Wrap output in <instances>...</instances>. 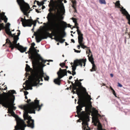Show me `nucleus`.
Segmentation results:
<instances>
[{
  "instance_id": "28",
  "label": "nucleus",
  "mask_w": 130,
  "mask_h": 130,
  "mask_svg": "<svg viewBox=\"0 0 130 130\" xmlns=\"http://www.w3.org/2000/svg\"><path fill=\"white\" fill-rule=\"evenodd\" d=\"M25 70L27 72H29L30 70H32V69L30 68V66L27 64H26Z\"/></svg>"
},
{
  "instance_id": "61",
  "label": "nucleus",
  "mask_w": 130,
  "mask_h": 130,
  "mask_svg": "<svg viewBox=\"0 0 130 130\" xmlns=\"http://www.w3.org/2000/svg\"><path fill=\"white\" fill-rule=\"evenodd\" d=\"M88 96L89 97V98L90 100H91V98L90 96L89 95H88Z\"/></svg>"
},
{
  "instance_id": "43",
  "label": "nucleus",
  "mask_w": 130,
  "mask_h": 130,
  "mask_svg": "<svg viewBox=\"0 0 130 130\" xmlns=\"http://www.w3.org/2000/svg\"><path fill=\"white\" fill-rule=\"evenodd\" d=\"M89 109V106L86 107L85 108V110L86 111H88Z\"/></svg>"
},
{
  "instance_id": "30",
  "label": "nucleus",
  "mask_w": 130,
  "mask_h": 130,
  "mask_svg": "<svg viewBox=\"0 0 130 130\" xmlns=\"http://www.w3.org/2000/svg\"><path fill=\"white\" fill-rule=\"evenodd\" d=\"M77 34L78 35V38H83V34H82L81 31H78Z\"/></svg>"
},
{
  "instance_id": "39",
  "label": "nucleus",
  "mask_w": 130,
  "mask_h": 130,
  "mask_svg": "<svg viewBox=\"0 0 130 130\" xmlns=\"http://www.w3.org/2000/svg\"><path fill=\"white\" fill-rule=\"evenodd\" d=\"M59 65L62 68H64V67L65 66V63H61Z\"/></svg>"
},
{
  "instance_id": "44",
  "label": "nucleus",
  "mask_w": 130,
  "mask_h": 130,
  "mask_svg": "<svg viewBox=\"0 0 130 130\" xmlns=\"http://www.w3.org/2000/svg\"><path fill=\"white\" fill-rule=\"evenodd\" d=\"M74 52H76L77 53H79L81 51L80 50H76L75 49H74Z\"/></svg>"
},
{
  "instance_id": "9",
  "label": "nucleus",
  "mask_w": 130,
  "mask_h": 130,
  "mask_svg": "<svg viewBox=\"0 0 130 130\" xmlns=\"http://www.w3.org/2000/svg\"><path fill=\"white\" fill-rule=\"evenodd\" d=\"M25 17H24V19L21 18V21L22 22L23 26L24 27L26 26L31 27L33 24L34 25V26H36L37 21L39 23V21L37 20L33 21L32 19L26 20L25 19Z\"/></svg>"
},
{
  "instance_id": "2",
  "label": "nucleus",
  "mask_w": 130,
  "mask_h": 130,
  "mask_svg": "<svg viewBox=\"0 0 130 130\" xmlns=\"http://www.w3.org/2000/svg\"><path fill=\"white\" fill-rule=\"evenodd\" d=\"M29 55V58L32 60V64L33 66H38L40 63L44 64L46 60H44L38 54L37 50L34 47L30 50L28 52Z\"/></svg>"
},
{
  "instance_id": "6",
  "label": "nucleus",
  "mask_w": 130,
  "mask_h": 130,
  "mask_svg": "<svg viewBox=\"0 0 130 130\" xmlns=\"http://www.w3.org/2000/svg\"><path fill=\"white\" fill-rule=\"evenodd\" d=\"M14 99H11L10 100L9 97L7 99H3L0 97V104L2 105L3 106L6 107L10 108L11 107L13 110H15L16 107L14 105L15 104H14Z\"/></svg>"
},
{
  "instance_id": "50",
  "label": "nucleus",
  "mask_w": 130,
  "mask_h": 130,
  "mask_svg": "<svg viewBox=\"0 0 130 130\" xmlns=\"http://www.w3.org/2000/svg\"><path fill=\"white\" fill-rule=\"evenodd\" d=\"M75 27L77 29V32L78 31H80L79 29V27L78 26H76Z\"/></svg>"
},
{
  "instance_id": "60",
  "label": "nucleus",
  "mask_w": 130,
  "mask_h": 130,
  "mask_svg": "<svg viewBox=\"0 0 130 130\" xmlns=\"http://www.w3.org/2000/svg\"><path fill=\"white\" fill-rule=\"evenodd\" d=\"M72 78V76H70L69 77V79L70 80Z\"/></svg>"
},
{
  "instance_id": "34",
  "label": "nucleus",
  "mask_w": 130,
  "mask_h": 130,
  "mask_svg": "<svg viewBox=\"0 0 130 130\" xmlns=\"http://www.w3.org/2000/svg\"><path fill=\"white\" fill-rule=\"evenodd\" d=\"M115 5L116 6H117V7L118 8H120V3L119 1H117L116 2L115 4Z\"/></svg>"
},
{
  "instance_id": "54",
  "label": "nucleus",
  "mask_w": 130,
  "mask_h": 130,
  "mask_svg": "<svg viewBox=\"0 0 130 130\" xmlns=\"http://www.w3.org/2000/svg\"><path fill=\"white\" fill-rule=\"evenodd\" d=\"M67 73L68 72L70 74H72V73H71V72L69 70H68L67 71Z\"/></svg>"
},
{
  "instance_id": "64",
  "label": "nucleus",
  "mask_w": 130,
  "mask_h": 130,
  "mask_svg": "<svg viewBox=\"0 0 130 130\" xmlns=\"http://www.w3.org/2000/svg\"><path fill=\"white\" fill-rule=\"evenodd\" d=\"M36 11L38 13L39 12V11L37 9H36Z\"/></svg>"
},
{
  "instance_id": "49",
  "label": "nucleus",
  "mask_w": 130,
  "mask_h": 130,
  "mask_svg": "<svg viewBox=\"0 0 130 130\" xmlns=\"http://www.w3.org/2000/svg\"><path fill=\"white\" fill-rule=\"evenodd\" d=\"M118 87H122V85L120 83H118Z\"/></svg>"
},
{
  "instance_id": "19",
  "label": "nucleus",
  "mask_w": 130,
  "mask_h": 130,
  "mask_svg": "<svg viewBox=\"0 0 130 130\" xmlns=\"http://www.w3.org/2000/svg\"><path fill=\"white\" fill-rule=\"evenodd\" d=\"M10 25V24L9 23H8L6 25L5 29V32L6 34L10 31L9 28Z\"/></svg>"
},
{
  "instance_id": "36",
  "label": "nucleus",
  "mask_w": 130,
  "mask_h": 130,
  "mask_svg": "<svg viewBox=\"0 0 130 130\" xmlns=\"http://www.w3.org/2000/svg\"><path fill=\"white\" fill-rule=\"evenodd\" d=\"M80 44L81 45V47L83 49L88 48L86 46H85L84 45V43H82Z\"/></svg>"
},
{
  "instance_id": "47",
  "label": "nucleus",
  "mask_w": 130,
  "mask_h": 130,
  "mask_svg": "<svg viewBox=\"0 0 130 130\" xmlns=\"http://www.w3.org/2000/svg\"><path fill=\"white\" fill-rule=\"evenodd\" d=\"M28 93V92L27 91H24V94L25 95H26Z\"/></svg>"
},
{
  "instance_id": "23",
  "label": "nucleus",
  "mask_w": 130,
  "mask_h": 130,
  "mask_svg": "<svg viewBox=\"0 0 130 130\" xmlns=\"http://www.w3.org/2000/svg\"><path fill=\"white\" fill-rule=\"evenodd\" d=\"M82 128L84 130H90V128L88 126V125H85L84 124H82Z\"/></svg>"
},
{
  "instance_id": "27",
  "label": "nucleus",
  "mask_w": 130,
  "mask_h": 130,
  "mask_svg": "<svg viewBox=\"0 0 130 130\" xmlns=\"http://www.w3.org/2000/svg\"><path fill=\"white\" fill-rule=\"evenodd\" d=\"M98 130H106L105 129H103L102 128V126L100 123L99 122L97 125V128Z\"/></svg>"
},
{
  "instance_id": "51",
  "label": "nucleus",
  "mask_w": 130,
  "mask_h": 130,
  "mask_svg": "<svg viewBox=\"0 0 130 130\" xmlns=\"http://www.w3.org/2000/svg\"><path fill=\"white\" fill-rule=\"evenodd\" d=\"M4 19L0 18V22L1 23L2 22V21L3 20H4Z\"/></svg>"
},
{
  "instance_id": "17",
  "label": "nucleus",
  "mask_w": 130,
  "mask_h": 130,
  "mask_svg": "<svg viewBox=\"0 0 130 130\" xmlns=\"http://www.w3.org/2000/svg\"><path fill=\"white\" fill-rule=\"evenodd\" d=\"M31 80L29 82V83L27 84L26 85V86L28 88L27 89V90H28L29 89H30V90H32V87L34 86H32V85H33V84H34V82H33L32 84L31 83V82H32V78H31Z\"/></svg>"
},
{
  "instance_id": "21",
  "label": "nucleus",
  "mask_w": 130,
  "mask_h": 130,
  "mask_svg": "<svg viewBox=\"0 0 130 130\" xmlns=\"http://www.w3.org/2000/svg\"><path fill=\"white\" fill-rule=\"evenodd\" d=\"M75 83L76 84V85L77 87L79 88H81L83 87L82 85V83L79 81V80H78L77 78L76 80H75Z\"/></svg>"
},
{
  "instance_id": "38",
  "label": "nucleus",
  "mask_w": 130,
  "mask_h": 130,
  "mask_svg": "<svg viewBox=\"0 0 130 130\" xmlns=\"http://www.w3.org/2000/svg\"><path fill=\"white\" fill-rule=\"evenodd\" d=\"M111 90L112 91V92L113 93V94L116 97H117V96L116 95V94L115 93V91L113 90V89L111 87H110Z\"/></svg>"
},
{
  "instance_id": "33",
  "label": "nucleus",
  "mask_w": 130,
  "mask_h": 130,
  "mask_svg": "<svg viewBox=\"0 0 130 130\" xmlns=\"http://www.w3.org/2000/svg\"><path fill=\"white\" fill-rule=\"evenodd\" d=\"M83 38H78V42L79 44L83 43Z\"/></svg>"
},
{
  "instance_id": "22",
  "label": "nucleus",
  "mask_w": 130,
  "mask_h": 130,
  "mask_svg": "<svg viewBox=\"0 0 130 130\" xmlns=\"http://www.w3.org/2000/svg\"><path fill=\"white\" fill-rule=\"evenodd\" d=\"M88 56V59L89 61H90L91 63H94V58L93 57V55L91 54L90 56H89V55Z\"/></svg>"
},
{
  "instance_id": "24",
  "label": "nucleus",
  "mask_w": 130,
  "mask_h": 130,
  "mask_svg": "<svg viewBox=\"0 0 130 130\" xmlns=\"http://www.w3.org/2000/svg\"><path fill=\"white\" fill-rule=\"evenodd\" d=\"M72 7L75 10V12H76L77 10H76V1H72Z\"/></svg>"
},
{
  "instance_id": "10",
  "label": "nucleus",
  "mask_w": 130,
  "mask_h": 130,
  "mask_svg": "<svg viewBox=\"0 0 130 130\" xmlns=\"http://www.w3.org/2000/svg\"><path fill=\"white\" fill-rule=\"evenodd\" d=\"M86 59H76L74 61L73 65H72V69L73 71H75L76 69V67L80 66L81 67L83 66H83L85 67L86 61Z\"/></svg>"
},
{
  "instance_id": "13",
  "label": "nucleus",
  "mask_w": 130,
  "mask_h": 130,
  "mask_svg": "<svg viewBox=\"0 0 130 130\" xmlns=\"http://www.w3.org/2000/svg\"><path fill=\"white\" fill-rule=\"evenodd\" d=\"M48 37L52 38V34L46 31L44 34L42 35H38V36H36V39L37 42L38 43L40 42L42 39H46Z\"/></svg>"
},
{
  "instance_id": "3",
  "label": "nucleus",
  "mask_w": 130,
  "mask_h": 130,
  "mask_svg": "<svg viewBox=\"0 0 130 130\" xmlns=\"http://www.w3.org/2000/svg\"><path fill=\"white\" fill-rule=\"evenodd\" d=\"M33 69L32 70L31 76L30 77L32 78L31 83L34 82L32 86H37L40 80L43 81L42 78L44 77V73L43 69L40 70L38 66H33Z\"/></svg>"
},
{
  "instance_id": "11",
  "label": "nucleus",
  "mask_w": 130,
  "mask_h": 130,
  "mask_svg": "<svg viewBox=\"0 0 130 130\" xmlns=\"http://www.w3.org/2000/svg\"><path fill=\"white\" fill-rule=\"evenodd\" d=\"M72 92L73 94H76L78 96L79 99L78 102V103L79 102H82L83 100L85 98L84 96L81 91V88L77 87V89L75 90H74L72 88Z\"/></svg>"
},
{
  "instance_id": "4",
  "label": "nucleus",
  "mask_w": 130,
  "mask_h": 130,
  "mask_svg": "<svg viewBox=\"0 0 130 130\" xmlns=\"http://www.w3.org/2000/svg\"><path fill=\"white\" fill-rule=\"evenodd\" d=\"M85 100V98L83 100L82 102H79V105L76 107V112L78 117H80V119L82 120L83 125L84 124L85 125H88V122L89 121L90 119L89 117L87 114L85 113L84 111H83L80 113V111L82 110V108L83 106H85V105L84 102Z\"/></svg>"
},
{
  "instance_id": "57",
  "label": "nucleus",
  "mask_w": 130,
  "mask_h": 130,
  "mask_svg": "<svg viewBox=\"0 0 130 130\" xmlns=\"http://www.w3.org/2000/svg\"><path fill=\"white\" fill-rule=\"evenodd\" d=\"M8 111L10 113H11L12 112H14L13 111V110H11L10 111H9V109H8Z\"/></svg>"
},
{
  "instance_id": "20",
  "label": "nucleus",
  "mask_w": 130,
  "mask_h": 130,
  "mask_svg": "<svg viewBox=\"0 0 130 130\" xmlns=\"http://www.w3.org/2000/svg\"><path fill=\"white\" fill-rule=\"evenodd\" d=\"M27 48V47H24L22 46H20L18 47V50H19L21 53H23L26 51Z\"/></svg>"
},
{
  "instance_id": "55",
  "label": "nucleus",
  "mask_w": 130,
  "mask_h": 130,
  "mask_svg": "<svg viewBox=\"0 0 130 130\" xmlns=\"http://www.w3.org/2000/svg\"><path fill=\"white\" fill-rule=\"evenodd\" d=\"M31 101V100L30 99H29V100H27V102L28 103H29V102H30Z\"/></svg>"
},
{
  "instance_id": "31",
  "label": "nucleus",
  "mask_w": 130,
  "mask_h": 130,
  "mask_svg": "<svg viewBox=\"0 0 130 130\" xmlns=\"http://www.w3.org/2000/svg\"><path fill=\"white\" fill-rule=\"evenodd\" d=\"M71 83L73 88V89L74 90H75L77 89V86L76 85V84L75 83V84L73 83V82H71Z\"/></svg>"
},
{
  "instance_id": "16",
  "label": "nucleus",
  "mask_w": 130,
  "mask_h": 130,
  "mask_svg": "<svg viewBox=\"0 0 130 130\" xmlns=\"http://www.w3.org/2000/svg\"><path fill=\"white\" fill-rule=\"evenodd\" d=\"M15 91L13 90H12L9 91L8 93H7V94H8V95L7 96V97L5 99H7V98L8 97L10 100L11 99H13L14 100L15 96L13 94L14 93H16Z\"/></svg>"
},
{
  "instance_id": "53",
  "label": "nucleus",
  "mask_w": 130,
  "mask_h": 130,
  "mask_svg": "<svg viewBox=\"0 0 130 130\" xmlns=\"http://www.w3.org/2000/svg\"><path fill=\"white\" fill-rule=\"evenodd\" d=\"M46 60L45 61V62L46 61H48L49 62H50V61H53V60Z\"/></svg>"
},
{
  "instance_id": "63",
  "label": "nucleus",
  "mask_w": 130,
  "mask_h": 130,
  "mask_svg": "<svg viewBox=\"0 0 130 130\" xmlns=\"http://www.w3.org/2000/svg\"><path fill=\"white\" fill-rule=\"evenodd\" d=\"M68 27H70L71 28V27H70L71 26V25H70V24H68Z\"/></svg>"
},
{
  "instance_id": "8",
  "label": "nucleus",
  "mask_w": 130,
  "mask_h": 130,
  "mask_svg": "<svg viewBox=\"0 0 130 130\" xmlns=\"http://www.w3.org/2000/svg\"><path fill=\"white\" fill-rule=\"evenodd\" d=\"M57 74L58 75V77L55 79L54 82L56 84L60 85L61 81L60 79L65 76H67V69H62L60 68Z\"/></svg>"
},
{
  "instance_id": "37",
  "label": "nucleus",
  "mask_w": 130,
  "mask_h": 130,
  "mask_svg": "<svg viewBox=\"0 0 130 130\" xmlns=\"http://www.w3.org/2000/svg\"><path fill=\"white\" fill-rule=\"evenodd\" d=\"M35 45V43L34 42L32 43L31 44V46L30 48L29 49V50H32L33 48V47H34V46Z\"/></svg>"
},
{
  "instance_id": "40",
  "label": "nucleus",
  "mask_w": 130,
  "mask_h": 130,
  "mask_svg": "<svg viewBox=\"0 0 130 130\" xmlns=\"http://www.w3.org/2000/svg\"><path fill=\"white\" fill-rule=\"evenodd\" d=\"M44 78V79L45 80L48 81L49 79V77L46 75V77H45L44 75V77H43Z\"/></svg>"
},
{
  "instance_id": "15",
  "label": "nucleus",
  "mask_w": 130,
  "mask_h": 130,
  "mask_svg": "<svg viewBox=\"0 0 130 130\" xmlns=\"http://www.w3.org/2000/svg\"><path fill=\"white\" fill-rule=\"evenodd\" d=\"M121 11H122V13L125 15L126 19L128 20V24H130V15L128 14L126 10L125 9H124L123 7L121 9Z\"/></svg>"
},
{
  "instance_id": "48",
  "label": "nucleus",
  "mask_w": 130,
  "mask_h": 130,
  "mask_svg": "<svg viewBox=\"0 0 130 130\" xmlns=\"http://www.w3.org/2000/svg\"><path fill=\"white\" fill-rule=\"evenodd\" d=\"M35 1L37 2V4L38 5H40V4H41L39 2V1Z\"/></svg>"
},
{
  "instance_id": "42",
  "label": "nucleus",
  "mask_w": 130,
  "mask_h": 130,
  "mask_svg": "<svg viewBox=\"0 0 130 130\" xmlns=\"http://www.w3.org/2000/svg\"><path fill=\"white\" fill-rule=\"evenodd\" d=\"M17 31H18V32L17 33V35L16 36L19 37V36H20V31L19 30H18Z\"/></svg>"
},
{
  "instance_id": "56",
  "label": "nucleus",
  "mask_w": 130,
  "mask_h": 130,
  "mask_svg": "<svg viewBox=\"0 0 130 130\" xmlns=\"http://www.w3.org/2000/svg\"><path fill=\"white\" fill-rule=\"evenodd\" d=\"M40 3L41 4H40V5H43L44 4V2L43 1L41 2Z\"/></svg>"
},
{
  "instance_id": "46",
  "label": "nucleus",
  "mask_w": 130,
  "mask_h": 130,
  "mask_svg": "<svg viewBox=\"0 0 130 130\" xmlns=\"http://www.w3.org/2000/svg\"><path fill=\"white\" fill-rule=\"evenodd\" d=\"M75 26H74L73 27V28H75V27L77 26L78 25V23H77V22L75 23Z\"/></svg>"
},
{
  "instance_id": "29",
  "label": "nucleus",
  "mask_w": 130,
  "mask_h": 130,
  "mask_svg": "<svg viewBox=\"0 0 130 130\" xmlns=\"http://www.w3.org/2000/svg\"><path fill=\"white\" fill-rule=\"evenodd\" d=\"M7 34H8L9 37H11L12 38H13L15 36H16L15 35V34H12L11 31L7 33Z\"/></svg>"
},
{
  "instance_id": "45",
  "label": "nucleus",
  "mask_w": 130,
  "mask_h": 130,
  "mask_svg": "<svg viewBox=\"0 0 130 130\" xmlns=\"http://www.w3.org/2000/svg\"><path fill=\"white\" fill-rule=\"evenodd\" d=\"M72 74L73 76L74 75H75L76 74V73L75 72V71H73L72 70Z\"/></svg>"
},
{
  "instance_id": "35",
  "label": "nucleus",
  "mask_w": 130,
  "mask_h": 130,
  "mask_svg": "<svg viewBox=\"0 0 130 130\" xmlns=\"http://www.w3.org/2000/svg\"><path fill=\"white\" fill-rule=\"evenodd\" d=\"M100 3L101 4H106L105 0H99Z\"/></svg>"
},
{
  "instance_id": "52",
  "label": "nucleus",
  "mask_w": 130,
  "mask_h": 130,
  "mask_svg": "<svg viewBox=\"0 0 130 130\" xmlns=\"http://www.w3.org/2000/svg\"><path fill=\"white\" fill-rule=\"evenodd\" d=\"M59 7H63V8H64V7L63 5V4H62V5H59Z\"/></svg>"
},
{
  "instance_id": "18",
  "label": "nucleus",
  "mask_w": 130,
  "mask_h": 130,
  "mask_svg": "<svg viewBox=\"0 0 130 130\" xmlns=\"http://www.w3.org/2000/svg\"><path fill=\"white\" fill-rule=\"evenodd\" d=\"M0 18L4 19V22L5 23L7 22L8 19L6 16L5 15V13L3 12L2 13H0Z\"/></svg>"
},
{
  "instance_id": "62",
  "label": "nucleus",
  "mask_w": 130,
  "mask_h": 130,
  "mask_svg": "<svg viewBox=\"0 0 130 130\" xmlns=\"http://www.w3.org/2000/svg\"><path fill=\"white\" fill-rule=\"evenodd\" d=\"M110 76L111 77H112L113 76V75L112 74H110Z\"/></svg>"
},
{
  "instance_id": "5",
  "label": "nucleus",
  "mask_w": 130,
  "mask_h": 130,
  "mask_svg": "<svg viewBox=\"0 0 130 130\" xmlns=\"http://www.w3.org/2000/svg\"><path fill=\"white\" fill-rule=\"evenodd\" d=\"M24 112L23 117L25 120H27V126L32 128L34 127V121L31 119V117L28 115V113L35 114L36 112L35 110L29 104L27 106L24 107Z\"/></svg>"
},
{
  "instance_id": "25",
  "label": "nucleus",
  "mask_w": 130,
  "mask_h": 130,
  "mask_svg": "<svg viewBox=\"0 0 130 130\" xmlns=\"http://www.w3.org/2000/svg\"><path fill=\"white\" fill-rule=\"evenodd\" d=\"M92 69L90 70V71L91 72H93V71H95L97 69L96 66L94 63H92Z\"/></svg>"
},
{
  "instance_id": "41",
  "label": "nucleus",
  "mask_w": 130,
  "mask_h": 130,
  "mask_svg": "<svg viewBox=\"0 0 130 130\" xmlns=\"http://www.w3.org/2000/svg\"><path fill=\"white\" fill-rule=\"evenodd\" d=\"M71 19L73 20V22L74 23L77 22V20L76 19L73 17Z\"/></svg>"
},
{
  "instance_id": "26",
  "label": "nucleus",
  "mask_w": 130,
  "mask_h": 130,
  "mask_svg": "<svg viewBox=\"0 0 130 130\" xmlns=\"http://www.w3.org/2000/svg\"><path fill=\"white\" fill-rule=\"evenodd\" d=\"M13 41L12 42V43H14L15 44H16V43H17V41L19 40V38L18 37L15 36L14 37H13Z\"/></svg>"
},
{
  "instance_id": "12",
  "label": "nucleus",
  "mask_w": 130,
  "mask_h": 130,
  "mask_svg": "<svg viewBox=\"0 0 130 130\" xmlns=\"http://www.w3.org/2000/svg\"><path fill=\"white\" fill-rule=\"evenodd\" d=\"M34 100V102H32L29 103V105L34 109L35 111L36 110H37L38 111L40 110L41 109V107L42 106V104L39 105V101L37 99Z\"/></svg>"
},
{
  "instance_id": "7",
  "label": "nucleus",
  "mask_w": 130,
  "mask_h": 130,
  "mask_svg": "<svg viewBox=\"0 0 130 130\" xmlns=\"http://www.w3.org/2000/svg\"><path fill=\"white\" fill-rule=\"evenodd\" d=\"M17 2L20 6V9L24 15L27 17L28 16L27 12L30 9L29 5L25 3L24 0H17Z\"/></svg>"
},
{
  "instance_id": "59",
  "label": "nucleus",
  "mask_w": 130,
  "mask_h": 130,
  "mask_svg": "<svg viewBox=\"0 0 130 130\" xmlns=\"http://www.w3.org/2000/svg\"><path fill=\"white\" fill-rule=\"evenodd\" d=\"M71 41H72V42L73 43H75V41L74 40V39H72L71 40Z\"/></svg>"
},
{
  "instance_id": "14",
  "label": "nucleus",
  "mask_w": 130,
  "mask_h": 130,
  "mask_svg": "<svg viewBox=\"0 0 130 130\" xmlns=\"http://www.w3.org/2000/svg\"><path fill=\"white\" fill-rule=\"evenodd\" d=\"M6 42L5 44H4L3 45V46H4L7 43L9 44V47L11 48L12 50H13L15 47L18 49V47H19L20 46H22L21 45H20L19 43H18V44H17V43L16 44H15L14 43H12L10 41V40H9L8 39H7L6 40Z\"/></svg>"
},
{
  "instance_id": "32",
  "label": "nucleus",
  "mask_w": 130,
  "mask_h": 130,
  "mask_svg": "<svg viewBox=\"0 0 130 130\" xmlns=\"http://www.w3.org/2000/svg\"><path fill=\"white\" fill-rule=\"evenodd\" d=\"M5 28L4 24L3 23H0V31L2 29H4Z\"/></svg>"
},
{
  "instance_id": "1",
  "label": "nucleus",
  "mask_w": 130,
  "mask_h": 130,
  "mask_svg": "<svg viewBox=\"0 0 130 130\" xmlns=\"http://www.w3.org/2000/svg\"><path fill=\"white\" fill-rule=\"evenodd\" d=\"M50 12L48 14L47 16L46 17L48 21H51L52 16L54 15V17L53 19V22L51 24V26L48 28V30H50L52 31L53 34L52 35L54 36L55 38L54 39L56 41L59 42L61 43L64 42L65 40L62 39L66 35V33L64 32L62 34L59 22L60 21V16L59 14L60 12L58 9L57 11L59 14L53 15V13L51 12L50 10H49Z\"/></svg>"
},
{
  "instance_id": "58",
  "label": "nucleus",
  "mask_w": 130,
  "mask_h": 130,
  "mask_svg": "<svg viewBox=\"0 0 130 130\" xmlns=\"http://www.w3.org/2000/svg\"><path fill=\"white\" fill-rule=\"evenodd\" d=\"M81 46V45L80 44H79V45H78L77 46V47L78 48V49H79L80 48V46Z\"/></svg>"
}]
</instances>
